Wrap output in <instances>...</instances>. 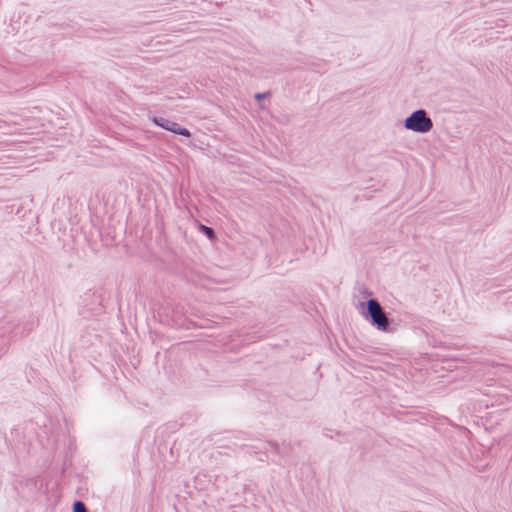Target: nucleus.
<instances>
[{
    "mask_svg": "<svg viewBox=\"0 0 512 512\" xmlns=\"http://www.w3.org/2000/svg\"><path fill=\"white\" fill-rule=\"evenodd\" d=\"M73 511L74 512H86L85 505L80 501L75 502L74 506H73Z\"/></svg>",
    "mask_w": 512,
    "mask_h": 512,
    "instance_id": "nucleus-4",
    "label": "nucleus"
},
{
    "mask_svg": "<svg viewBox=\"0 0 512 512\" xmlns=\"http://www.w3.org/2000/svg\"><path fill=\"white\" fill-rule=\"evenodd\" d=\"M263 97H264V95H263V94H257V95H256V98H257V99H262Z\"/></svg>",
    "mask_w": 512,
    "mask_h": 512,
    "instance_id": "nucleus-6",
    "label": "nucleus"
},
{
    "mask_svg": "<svg viewBox=\"0 0 512 512\" xmlns=\"http://www.w3.org/2000/svg\"><path fill=\"white\" fill-rule=\"evenodd\" d=\"M200 229L205 232V234L210 238V239H213L214 238V231L210 228V227H207L205 225H201L200 226Z\"/></svg>",
    "mask_w": 512,
    "mask_h": 512,
    "instance_id": "nucleus-5",
    "label": "nucleus"
},
{
    "mask_svg": "<svg viewBox=\"0 0 512 512\" xmlns=\"http://www.w3.org/2000/svg\"><path fill=\"white\" fill-rule=\"evenodd\" d=\"M153 123L157 126H160L168 131H171L175 134H179L185 137H190L191 133L186 128H181L176 122L165 120V119H153Z\"/></svg>",
    "mask_w": 512,
    "mask_h": 512,
    "instance_id": "nucleus-3",
    "label": "nucleus"
},
{
    "mask_svg": "<svg viewBox=\"0 0 512 512\" xmlns=\"http://www.w3.org/2000/svg\"><path fill=\"white\" fill-rule=\"evenodd\" d=\"M433 124L430 118L426 116L424 110L413 112L406 120L405 127L409 130L425 133L431 130Z\"/></svg>",
    "mask_w": 512,
    "mask_h": 512,
    "instance_id": "nucleus-1",
    "label": "nucleus"
},
{
    "mask_svg": "<svg viewBox=\"0 0 512 512\" xmlns=\"http://www.w3.org/2000/svg\"><path fill=\"white\" fill-rule=\"evenodd\" d=\"M368 313L372 319V323L377 326L381 331H386L388 328V318L383 312L378 301L370 299L367 303Z\"/></svg>",
    "mask_w": 512,
    "mask_h": 512,
    "instance_id": "nucleus-2",
    "label": "nucleus"
}]
</instances>
